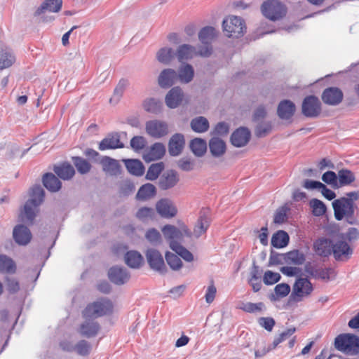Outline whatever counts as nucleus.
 Segmentation results:
<instances>
[{"instance_id": "26", "label": "nucleus", "mask_w": 359, "mask_h": 359, "mask_svg": "<svg viewBox=\"0 0 359 359\" xmlns=\"http://www.w3.org/2000/svg\"><path fill=\"white\" fill-rule=\"evenodd\" d=\"M210 224V219L206 210L201 211L200 216L195 224L193 235L196 238L204 234L208 230Z\"/></svg>"}, {"instance_id": "62", "label": "nucleus", "mask_w": 359, "mask_h": 359, "mask_svg": "<svg viewBox=\"0 0 359 359\" xmlns=\"http://www.w3.org/2000/svg\"><path fill=\"white\" fill-rule=\"evenodd\" d=\"M338 176L333 171L325 172L322 176V180L327 184L331 185L333 188L339 187Z\"/></svg>"}, {"instance_id": "8", "label": "nucleus", "mask_w": 359, "mask_h": 359, "mask_svg": "<svg viewBox=\"0 0 359 359\" xmlns=\"http://www.w3.org/2000/svg\"><path fill=\"white\" fill-rule=\"evenodd\" d=\"M145 130L149 136L156 139L161 138L169 133L168 124L158 119L147 121L145 124Z\"/></svg>"}, {"instance_id": "25", "label": "nucleus", "mask_w": 359, "mask_h": 359, "mask_svg": "<svg viewBox=\"0 0 359 359\" xmlns=\"http://www.w3.org/2000/svg\"><path fill=\"white\" fill-rule=\"evenodd\" d=\"M103 171L111 176H116L120 173L121 165L118 161L109 156H103L100 161Z\"/></svg>"}, {"instance_id": "40", "label": "nucleus", "mask_w": 359, "mask_h": 359, "mask_svg": "<svg viewBox=\"0 0 359 359\" xmlns=\"http://www.w3.org/2000/svg\"><path fill=\"white\" fill-rule=\"evenodd\" d=\"M162 232L165 238L170 241V243L172 241L178 242L182 238V233L176 226L172 225H165L162 229Z\"/></svg>"}, {"instance_id": "51", "label": "nucleus", "mask_w": 359, "mask_h": 359, "mask_svg": "<svg viewBox=\"0 0 359 359\" xmlns=\"http://www.w3.org/2000/svg\"><path fill=\"white\" fill-rule=\"evenodd\" d=\"M310 207L312 208V213L316 217L323 215L327 210L325 203L316 198H313L310 201Z\"/></svg>"}, {"instance_id": "42", "label": "nucleus", "mask_w": 359, "mask_h": 359, "mask_svg": "<svg viewBox=\"0 0 359 359\" xmlns=\"http://www.w3.org/2000/svg\"><path fill=\"white\" fill-rule=\"evenodd\" d=\"M216 36L215 29L210 26L203 27L198 33V39L203 44H210Z\"/></svg>"}, {"instance_id": "41", "label": "nucleus", "mask_w": 359, "mask_h": 359, "mask_svg": "<svg viewBox=\"0 0 359 359\" xmlns=\"http://www.w3.org/2000/svg\"><path fill=\"white\" fill-rule=\"evenodd\" d=\"M191 151L198 157L203 156L207 151L206 141L201 138H194L190 142Z\"/></svg>"}, {"instance_id": "6", "label": "nucleus", "mask_w": 359, "mask_h": 359, "mask_svg": "<svg viewBox=\"0 0 359 359\" xmlns=\"http://www.w3.org/2000/svg\"><path fill=\"white\" fill-rule=\"evenodd\" d=\"M112 307V303L109 299H102L89 304L83 311V316L84 318H96L111 313Z\"/></svg>"}, {"instance_id": "29", "label": "nucleus", "mask_w": 359, "mask_h": 359, "mask_svg": "<svg viewBox=\"0 0 359 359\" xmlns=\"http://www.w3.org/2000/svg\"><path fill=\"white\" fill-rule=\"evenodd\" d=\"M295 110V104L292 101L284 100L279 103L277 114L280 118L287 120L294 115Z\"/></svg>"}, {"instance_id": "5", "label": "nucleus", "mask_w": 359, "mask_h": 359, "mask_svg": "<svg viewBox=\"0 0 359 359\" xmlns=\"http://www.w3.org/2000/svg\"><path fill=\"white\" fill-rule=\"evenodd\" d=\"M223 31L228 37L238 38L245 31V22L238 16L230 15L222 22Z\"/></svg>"}, {"instance_id": "28", "label": "nucleus", "mask_w": 359, "mask_h": 359, "mask_svg": "<svg viewBox=\"0 0 359 359\" xmlns=\"http://www.w3.org/2000/svg\"><path fill=\"white\" fill-rule=\"evenodd\" d=\"M124 144L121 142L120 137L118 133H114L107 135L99 144V149L101 151L107 149H114L123 148Z\"/></svg>"}, {"instance_id": "61", "label": "nucleus", "mask_w": 359, "mask_h": 359, "mask_svg": "<svg viewBox=\"0 0 359 359\" xmlns=\"http://www.w3.org/2000/svg\"><path fill=\"white\" fill-rule=\"evenodd\" d=\"M91 350L90 344L86 340H81L75 344V351L80 355H87Z\"/></svg>"}, {"instance_id": "15", "label": "nucleus", "mask_w": 359, "mask_h": 359, "mask_svg": "<svg viewBox=\"0 0 359 359\" xmlns=\"http://www.w3.org/2000/svg\"><path fill=\"white\" fill-rule=\"evenodd\" d=\"M157 212L164 218L174 217L177 210L172 201L168 198H163L158 201L156 205Z\"/></svg>"}, {"instance_id": "33", "label": "nucleus", "mask_w": 359, "mask_h": 359, "mask_svg": "<svg viewBox=\"0 0 359 359\" xmlns=\"http://www.w3.org/2000/svg\"><path fill=\"white\" fill-rule=\"evenodd\" d=\"M43 186L51 192H57L61 188V182L53 173H46L43 177Z\"/></svg>"}, {"instance_id": "22", "label": "nucleus", "mask_w": 359, "mask_h": 359, "mask_svg": "<svg viewBox=\"0 0 359 359\" xmlns=\"http://www.w3.org/2000/svg\"><path fill=\"white\" fill-rule=\"evenodd\" d=\"M175 56L179 62H183L197 56V50L195 46L190 44H182L177 47Z\"/></svg>"}, {"instance_id": "10", "label": "nucleus", "mask_w": 359, "mask_h": 359, "mask_svg": "<svg viewBox=\"0 0 359 359\" xmlns=\"http://www.w3.org/2000/svg\"><path fill=\"white\" fill-rule=\"evenodd\" d=\"M332 254L336 260L346 261L353 254V249L344 241V235L332 243Z\"/></svg>"}, {"instance_id": "50", "label": "nucleus", "mask_w": 359, "mask_h": 359, "mask_svg": "<svg viewBox=\"0 0 359 359\" xmlns=\"http://www.w3.org/2000/svg\"><path fill=\"white\" fill-rule=\"evenodd\" d=\"M272 124L271 121H259L257 123L255 134L257 137H264L271 133Z\"/></svg>"}, {"instance_id": "53", "label": "nucleus", "mask_w": 359, "mask_h": 359, "mask_svg": "<svg viewBox=\"0 0 359 359\" xmlns=\"http://www.w3.org/2000/svg\"><path fill=\"white\" fill-rule=\"evenodd\" d=\"M72 161L79 173L86 174L90 171L91 165L87 160L81 157L76 156L73 157Z\"/></svg>"}, {"instance_id": "39", "label": "nucleus", "mask_w": 359, "mask_h": 359, "mask_svg": "<svg viewBox=\"0 0 359 359\" xmlns=\"http://www.w3.org/2000/svg\"><path fill=\"white\" fill-rule=\"evenodd\" d=\"M284 262L289 264L301 265L305 261V257L299 250H292L283 254Z\"/></svg>"}, {"instance_id": "3", "label": "nucleus", "mask_w": 359, "mask_h": 359, "mask_svg": "<svg viewBox=\"0 0 359 359\" xmlns=\"http://www.w3.org/2000/svg\"><path fill=\"white\" fill-rule=\"evenodd\" d=\"M332 207L334 209V214L335 219L338 221L346 218L348 223L354 224L356 223V219L354 217L355 209L356 205L351 204L349 201L345 199V197H341L336 199L332 202Z\"/></svg>"}, {"instance_id": "19", "label": "nucleus", "mask_w": 359, "mask_h": 359, "mask_svg": "<svg viewBox=\"0 0 359 359\" xmlns=\"http://www.w3.org/2000/svg\"><path fill=\"white\" fill-rule=\"evenodd\" d=\"M250 132L247 128H239L231 136V144L236 147H244L250 141Z\"/></svg>"}, {"instance_id": "46", "label": "nucleus", "mask_w": 359, "mask_h": 359, "mask_svg": "<svg viewBox=\"0 0 359 359\" xmlns=\"http://www.w3.org/2000/svg\"><path fill=\"white\" fill-rule=\"evenodd\" d=\"M170 248L175 251L178 255L187 262H192L194 260L193 255L178 242L172 241L170 243Z\"/></svg>"}, {"instance_id": "31", "label": "nucleus", "mask_w": 359, "mask_h": 359, "mask_svg": "<svg viewBox=\"0 0 359 359\" xmlns=\"http://www.w3.org/2000/svg\"><path fill=\"white\" fill-rule=\"evenodd\" d=\"M332 243L327 238H320L314 243V249L317 255L327 257L332 253Z\"/></svg>"}, {"instance_id": "49", "label": "nucleus", "mask_w": 359, "mask_h": 359, "mask_svg": "<svg viewBox=\"0 0 359 359\" xmlns=\"http://www.w3.org/2000/svg\"><path fill=\"white\" fill-rule=\"evenodd\" d=\"M163 169L164 163L163 162L151 164L147 172L146 179L151 181L156 180Z\"/></svg>"}, {"instance_id": "35", "label": "nucleus", "mask_w": 359, "mask_h": 359, "mask_svg": "<svg viewBox=\"0 0 359 359\" xmlns=\"http://www.w3.org/2000/svg\"><path fill=\"white\" fill-rule=\"evenodd\" d=\"M126 264L133 269H138L143 264V257L137 251H129L125 255Z\"/></svg>"}, {"instance_id": "7", "label": "nucleus", "mask_w": 359, "mask_h": 359, "mask_svg": "<svg viewBox=\"0 0 359 359\" xmlns=\"http://www.w3.org/2000/svg\"><path fill=\"white\" fill-rule=\"evenodd\" d=\"M302 112L306 117H318L321 113V103L319 99L314 95L306 96L302 102Z\"/></svg>"}, {"instance_id": "16", "label": "nucleus", "mask_w": 359, "mask_h": 359, "mask_svg": "<svg viewBox=\"0 0 359 359\" xmlns=\"http://www.w3.org/2000/svg\"><path fill=\"white\" fill-rule=\"evenodd\" d=\"M178 80L177 72L170 68L162 70L158 77V83L162 88H168Z\"/></svg>"}, {"instance_id": "43", "label": "nucleus", "mask_w": 359, "mask_h": 359, "mask_svg": "<svg viewBox=\"0 0 359 359\" xmlns=\"http://www.w3.org/2000/svg\"><path fill=\"white\" fill-rule=\"evenodd\" d=\"M143 108L147 112L158 114L162 110V102L156 98H147L143 102Z\"/></svg>"}, {"instance_id": "1", "label": "nucleus", "mask_w": 359, "mask_h": 359, "mask_svg": "<svg viewBox=\"0 0 359 359\" xmlns=\"http://www.w3.org/2000/svg\"><path fill=\"white\" fill-rule=\"evenodd\" d=\"M44 194L43 189L39 185L34 186L31 189L30 198L25 203L20 213L22 222L27 224L33 223L37 208L43 201Z\"/></svg>"}, {"instance_id": "14", "label": "nucleus", "mask_w": 359, "mask_h": 359, "mask_svg": "<svg viewBox=\"0 0 359 359\" xmlns=\"http://www.w3.org/2000/svg\"><path fill=\"white\" fill-rule=\"evenodd\" d=\"M344 95L342 91L337 87H329L325 89L322 94V100L325 104L336 106L341 102Z\"/></svg>"}, {"instance_id": "57", "label": "nucleus", "mask_w": 359, "mask_h": 359, "mask_svg": "<svg viewBox=\"0 0 359 359\" xmlns=\"http://www.w3.org/2000/svg\"><path fill=\"white\" fill-rule=\"evenodd\" d=\"M145 238L152 245H159L162 241L160 232L156 229L151 228L147 230L145 233Z\"/></svg>"}, {"instance_id": "47", "label": "nucleus", "mask_w": 359, "mask_h": 359, "mask_svg": "<svg viewBox=\"0 0 359 359\" xmlns=\"http://www.w3.org/2000/svg\"><path fill=\"white\" fill-rule=\"evenodd\" d=\"M289 242V236L284 231H278L273 235L271 245L276 248L285 247Z\"/></svg>"}, {"instance_id": "27", "label": "nucleus", "mask_w": 359, "mask_h": 359, "mask_svg": "<svg viewBox=\"0 0 359 359\" xmlns=\"http://www.w3.org/2000/svg\"><path fill=\"white\" fill-rule=\"evenodd\" d=\"M15 62L13 50L4 44H0V70L11 67Z\"/></svg>"}, {"instance_id": "59", "label": "nucleus", "mask_w": 359, "mask_h": 359, "mask_svg": "<svg viewBox=\"0 0 359 359\" xmlns=\"http://www.w3.org/2000/svg\"><path fill=\"white\" fill-rule=\"evenodd\" d=\"M127 81L121 80L114 90L113 96L110 98L111 103L116 104L123 95Z\"/></svg>"}, {"instance_id": "58", "label": "nucleus", "mask_w": 359, "mask_h": 359, "mask_svg": "<svg viewBox=\"0 0 359 359\" xmlns=\"http://www.w3.org/2000/svg\"><path fill=\"white\" fill-rule=\"evenodd\" d=\"M314 276L324 280H330L335 278V271L332 269H320L315 271Z\"/></svg>"}, {"instance_id": "48", "label": "nucleus", "mask_w": 359, "mask_h": 359, "mask_svg": "<svg viewBox=\"0 0 359 359\" xmlns=\"http://www.w3.org/2000/svg\"><path fill=\"white\" fill-rule=\"evenodd\" d=\"M15 264L10 257L0 255V272L13 273L15 271Z\"/></svg>"}, {"instance_id": "12", "label": "nucleus", "mask_w": 359, "mask_h": 359, "mask_svg": "<svg viewBox=\"0 0 359 359\" xmlns=\"http://www.w3.org/2000/svg\"><path fill=\"white\" fill-rule=\"evenodd\" d=\"M334 346L337 350L341 351L359 348V337L354 334H340L335 338Z\"/></svg>"}, {"instance_id": "63", "label": "nucleus", "mask_w": 359, "mask_h": 359, "mask_svg": "<svg viewBox=\"0 0 359 359\" xmlns=\"http://www.w3.org/2000/svg\"><path fill=\"white\" fill-rule=\"evenodd\" d=\"M267 112L264 105L258 106L254 111L252 114V121L258 123L263 121L266 116Z\"/></svg>"}, {"instance_id": "2", "label": "nucleus", "mask_w": 359, "mask_h": 359, "mask_svg": "<svg viewBox=\"0 0 359 359\" xmlns=\"http://www.w3.org/2000/svg\"><path fill=\"white\" fill-rule=\"evenodd\" d=\"M262 14L271 21L283 18L287 12L286 6L279 0L264 1L260 7Z\"/></svg>"}, {"instance_id": "24", "label": "nucleus", "mask_w": 359, "mask_h": 359, "mask_svg": "<svg viewBox=\"0 0 359 359\" xmlns=\"http://www.w3.org/2000/svg\"><path fill=\"white\" fill-rule=\"evenodd\" d=\"M85 319V321L80 326L79 333L88 338L95 337L100 330L99 324L95 321L93 318Z\"/></svg>"}, {"instance_id": "18", "label": "nucleus", "mask_w": 359, "mask_h": 359, "mask_svg": "<svg viewBox=\"0 0 359 359\" xmlns=\"http://www.w3.org/2000/svg\"><path fill=\"white\" fill-rule=\"evenodd\" d=\"M210 152L214 158L222 157L226 151V142L220 137L213 136L208 143Z\"/></svg>"}, {"instance_id": "56", "label": "nucleus", "mask_w": 359, "mask_h": 359, "mask_svg": "<svg viewBox=\"0 0 359 359\" xmlns=\"http://www.w3.org/2000/svg\"><path fill=\"white\" fill-rule=\"evenodd\" d=\"M240 309L243 311L248 312V313H259L261 312L264 309H265V306L264 303L259 302V303H252V302H247L243 303L242 306H240Z\"/></svg>"}, {"instance_id": "4", "label": "nucleus", "mask_w": 359, "mask_h": 359, "mask_svg": "<svg viewBox=\"0 0 359 359\" xmlns=\"http://www.w3.org/2000/svg\"><path fill=\"white\" fill-rule=\"evenodd\" d=\"M62 0H45L34 12V17L39 22H50L55 20L50 13H57L61 10Z\"/></svg>"}, {"instance_id": "34", "label": "nucleus", "mask_w": 359, "mask_h": 359, "mask_svg": "<svg viewBox=\"0 0 359 359\" xmlns=\"http://www.w3.org/2000/svg\"><path fill=\"white\" fill-rule=\"evenodd\" d=\"M178 79L182 83H189L194 76V69L193 67L187 63L182 65L178 69Z\"/></svg>"}, {"instance_id": "11", "label": "nucleus", "mask_w": 359, "mask_h": 359, "mask_svg": "<svg viewBox=\"0 0 359 359\" xmlns=\"http://www.w3.org/2000/svg\"><path fill=\"white\" fill-rule=\"evenodd\" d=\"M313 290V287L307 278H298L294 286L290 297L295 302H299L303 297L309 296Z\"/></svg>"}, {"instance_id": "36", "label": "nucleus", "mask_w": 359, "mask_h": 359, "mask_svg": "<svg viewBox=\"0 0 359 359\" xmlns=\"http://www.w3.org/2000/svg\"><path fill=\"white\" fill-rule=\"evenodd\" d=\"M128 171L135 176H142L144 172V167L142 163L137 159L123 160Z\"/></svg>"}, {"instance_id": "55", "label": "nucleus", "mask_w": 359, "mask_h": 359, "mask_svg": "<svg viewBox=\"0 0 359 359\" xmlns=\"http://www.w3.org/2000/svg\"><path fill=\"white\" fill-rule=\"evenodd\" d=\"M165 260L169 266L174 271H178L182 266L180 258L172 252H167L165 253Z\"/></svg>"}, {"instance_id": "64", "label": "nucleus", "mask_w": 359, "mask_h": 359, "mask_svg": "<svg viewBox=\"0 0 359 359\" xmlns=\"http://www.w3.org/2000/svg\"><path fill=\"white\" fill-rule=\"evenodd\" d=\"M280 279V275L271 271H266L264 275L263 281L266 285H273Z\"/></svg>"}, {"instance_id": "54", "label": "nucleus", "mask_w": 359, "mask_h": 359, "mask_svg": "<svg viewBox=\"0 0 359 359\" xmlns=\"http://www.w3.org/2000/svg\"><path fill=\"white\" fill-rule=\"evenodd\" d=\"M156 215L155 210L152 208L143 207L138 210L136 217L142 222H147L154 219Z\"/></svg>"}, {"instance_id": "21", "label": "nucleus", "mask_w": 359, "mask_h": 359, "mask_svg": "<svg viewBox=\"0 0 359 359\" xmlns=\"http://www.w3.org/2000/svg\"><path fill=\"white\" fill-rule=\"evenodd\" d=\"M184 93L180 87L171 88L165 97V102L170 109L177 108L182 102Z\"/></svg>"}, {"instance_id": "37", "label": "nucleus", "mask_w": 359, "mask_h": 359, "mask_svg": "<svg viewBox=\"0 0 359 359\" xmlns=\"http://www.w3.org/2000/svg\"><path fill=\"white\" fill-rule=\"evenodd\" d=\"M175 55V53H174L172 48L163 47L156 52V57L159 62L163 65H169L174 59Z\"/></svg>"}, {"instance_id": "45", "label": "nucleus", "mask_w": 359, "mask_h": 359, "mask_svg": "<svg viewBox=\"0 0 359 359\" xmlns=\"http://www.w3.org/2000/svg\"><path fill=\"white\" fill-rule=\"evenodd\" d=\"M191 129L196 133H205L209 128V122L203 116H198L191 120L190 123Z\"/></svg>"}, {"instance_id": "23", "label": "nucleus", "mask_w": 359, "mask_h": 359, "mask_svg": "<svg viewBox=\"0 0 359 359\" xmlns=\"http://www.w3.org/2000/svg\"><path fill=\"white\" fill-rule=\"evenodd\" d=\"M179 182L177 173L173 170H168L162 175L158 180V187L162 190L174 187Z\"/></svg>"}, {"instance_id": "9", "label": "nucleus", "mask_w": 359, "mask_h": 359, "mask_svg": "<svg viewBox=\"0 0 359 359\" xmlns=\"http://www.w3.org/2000/svg\"><path fill=\"white\" fill-rule=\"evenodd\" d=\"M145 256L150 268L161 274L166 273L167 269L163 257L161 252L154 248H149Z\"/></svg>"}, {"instance_id": "44", "label": "nucleus", "mask_w": 359, "mask_h": 359, "mask_svg": "<svg viewBox=\"0 0 359 359\" xmlns=\"http://www.w3.org/2000/svg\"><path fill=\"white\" fill-rule=\"evenodd\" d=\"M156 189L155 186L150 183L142 185L137 191V198L139 200H147L154 197L156 194Z\"/></svg>"}, {"instance_id": "38", "label": "nucleus", "mask_w": 359, "mask_h": 359, "mask_svg": "<svg viewBox=\"0 0 359 359\" xmlns=\"http://www.w3.org/2000/svg\"><path fill=\"white\" fill-rule=\"evenodd\" d=\"M262 271L259 269V267L255 264H253L252 270L250 271V278L249 279V283L252 287L255 292H258L262 287L261 277Z\"/></svg>"}, {"instance_id": "20", "label": "nucleus", "mask_w": 359, "mask_h": 359, "mask_svg": "<svg viewBox=\"0 0 359 359\" xmlns=\"http://www.w3.org/2000/svg\"><path fill=\"white\" fill-rule=\"evenodd\" d=\"M185 144L184 137L181 133L174 134L170 139L168 142V152L170 156H179Z\"/></svg>"}, {"instance_id": "52", "label": "nucleus", "mask_w": 359, "mask_h": 359, "mask_svg": "<svg viewBox=\"0 0 359 359\" xmlns=\"http://www.w3.org/2000/svg\"><path fill=\"white\" fill-rule=\"evenodd\" d=\"M337 176L340 186L350 184L355 180L354 174L347 169H342L339 170Z\"/></svg>"}, {"instance_id": "30", "label": "nucleus", "mask_w": 359, "mask_h": 359, "mask_svg": "<svg viewBox=\"0 0 359 359\" xmlns=\"http://www.w3.org/2000/svg\"><path fill=\"white\" fill-rule=\"evenodd\" d=\"M13 238L19 245H27L32 238V233L29 229L22 225L16 226L13 229Z\"/></svg>"}, {"instance_id": "60", "label": "nucleus", "mask_w": 359, "mask_h": 359, "mask_svg": "<svg viewBox=\"0 0 359 359\" xmlns=\"http://www.w3.org/2000/svg\"><path fill=\"white\" fill-rule=\"evenodd\" d=\"M296 331L295 327H290L287 329L285 331L280 333L276 338L274 339L272 343V348H275L279 344L285 341L290 336H292Z\"/></svg>"}, {"instance_id": "32", "label": "nucleus", "mask_w": 359, "mask_h": 359, "mask_svg": "<svg viewBox=\"0 0 359 359\" xmlns=\"http://www.w3.org/2000/svg\"><path fill=\"white\" fill-rule=\"evenodd\" d=\"M53 170L60 178L64 180L71 179L75 174L73 166L68 163H63L60 165H55Z\"/></svg>"}, {"instance_id": "13", "label": "nucleus", "mask_w": 359, "mask_h": 359, "mask_svg": "<svg viewBox=\"0 0 359 359\" xmlns=\"http://www.w3.org/2000/svg\"><path fill=\"white\" fill-rule=\"evenodd\" d=\"M108 276L111 282L115 285H121L130 280V274L125 267L115 266L109 269Z\"/></svg>"}, {"instance_id": "17", "label": "nucleus", "mask_w": 359, "mask_h": 359, "mask_svg": "<svg viewBox=\"0 0 359 359\" xmlns=\"http://www.w3.org/2000/svg\"><path fill=\"white\" fill-rule=\"evenodd\" d=\"M165 153V146L160 142H156L149 148L144 150L143 159L146 162H151L161 159Z\"/></svg>"}]
</instances>
